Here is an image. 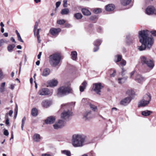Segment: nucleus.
Here are the masks:
<instances>
[{"instance_id": "a878e982", "label": "nucleus", "mask_w": 156, "mask_h": 156, "mask_svg": "<svg viewBox=\"0 0 156 156\" xmlns=\"http://www.w3.org/2000/svg\"><path fill=\"white\" fill-rule=\"evenodd\" d=\"M152 113V112L151 111L146 110L142 111L141 112V114L144 116H147L150 115Z\"/></svg>"}, {"instance_id": "c756f323", "label": "nucleus", "mask_w": 156, "mask_h": 156, "mask_svg": "<svg viewBox=\"0 0 156 156\" xmlns=\"http://www.w3.org/2000/svg\"><path fill=\"white\" fill-rule=\"evenodd\" d=\"M131 0H122L121 3L124 6H126L129 5L130 2Z\"/></svg>"}, {"instance_id": "5fc2aeb1", "label": "nucleus", "mask_w": 156, "mask_h": 156, "mask_svg": "<svg viewBox=\"0 0 156 156\" xmlns=\"http://www.w3.org/2000/svg\"><path fill=\"white\" fill-rule=\"evenodd\" d=\"M4 134L5 136H8L9 135V133L7 130H5L4 132Z\"/></svg>"}, {"instance_id": "a18cd8bd", "label": "nucleus", "mask_w": 156, "mask_h": 156, "mask_svg": "<svg viewBox=\"0 0 156 156\" xmlns=\"http://www.w3.org/2000/svg\"><path fill=\"white\" fill-rule=\"evenodd\" d=\"M97 31L99 33H101L102 32V29L101 27H98L97 29Z\"/></svg>"}, {"instance_id": "423d86ee", "label": "nucleus", "mask_w": 156, "mask_h": 156, "mask_svg": "<svg viewBox=\"0 0 156 156\" xmlns=\"http://www.w3.org/2000/svg\"><path fill=\"white\" fill-rule=\"evenodd\" d=\"M141 62L143 65H146L150 69H152L154 66L153 61L150 59L147 58L144 56L140 57Z\"/></svg>"}, {"instance_id": "e2e57ef3", "label": "nucleus", "mask_w": 156, "mask_h": 156, "mask_svg": "<svg viewBox=\"0 0 156 156\" xmlns=\"http://www.w3.org/2000/svg\"><path fill=\"white\" fill-rule=\"evenodd\" d=\"M41 156H51V155L50 154L45 153L42 154Z\"/></svg>"}, {"instance_id": "6e6d98bb", "label": "nucleus", "mask_w": 156, "mask_h": 156, "mask_svg": "<svg viewBox=\"0 0 156 156\" xmlns=\"http://www.w3.org/2000/svg\"><path fill=\"white\" fill-rule=\"evenodd\" d=\"M15 85V84H12L10 85V87L9 88L11 90H13L14 88Z\"/></svg>"}, {"instance_id": "1a4fd4ad", "label": "nucleus", "mask_w": 156, "mask_h": 156, "mask_svg": "<svg viewBox=\"0 0 156 156\" xmlns=\"http://www.w3.org/2000/svg\"><path fill=\"white\" fill-rule=\"evenodd\" d=\"M38 25V23L37 22H36L34 26V36H37L38 43H40L41 42V41L40 39V36L39 34V31L40 30H41V29H38L37 30Z\"/></svg>"}, {"instance_id": "412c9836", "label": "nucleus", "mask_w": 156, "mask_h": 156, "mask_svg": "<svg viewBox=\"0 0 156 156\" xmlns=\"http://www.w3.org/2000/svg\"><path fill=\"white\" fill-rule=\"evenodd\" d=\"M51 70L50 69L48 68L44 69L42 71V75L43 76H47L50 73Z\"/></svg>"}, {"instance_id": "e433bc0d", "label": "nucleus", "mask_w": 156, "mask_h": 156, "mask_svg": "<svg viewBox=\"0 0 156 156\" xmlns=\"http://www.w3.org/2000/svg\"><path fill=\"white\" fill-rule=\"evenodd\" d=\"M126 94L129 96L130 97L134 94V92L133 90H128L126 91Z\"/></svg>"}, {"instance_id": "f8f14e48", "label": "nucleus", "mask_w": 156, "mask_h": 156, "mask_svg": "<svg viewBox=\"0 0 156 156\" xmlns=\"http://www.w3.org/2000/svg\"><path fill=\"white\" fill-rule=\"evenodd\" d=\"M131 98L130 97H127L122 99L120 102L121 105L126 106L128 105L131 101Z\"/></svg>"}, {"instance_id": "79ce46f5", "label": "nucleus", "mask_w": 156, "mask_h": 156, "mask_svg": "<svg viewBox=\"0 0 156 156\" xmlns=\"http://www.w3.org/2000/svg\"><path fill=\"white\" fill-rule=\"evenodd\" d=\"M101 9L99 8L96 9L94 10V12L96 14H98L100 12H101Z\"/></svg>"}, {"instance_id": "473e14b6", "label": "nucleus", "mask_w": 156, "mask_h": 156, "mask_svg": "<svg viewBox=\"0 0 156 156\" xmlns=\"http://www.w3.org/2000/svg\"><path fill=\"white\" fill-rule=\"evenodd\" d=\"M74 16L77 20L80 19L83 17L82 14L80 13H77L75 14Z\"/></svg>"}, {"instance_id": "49530a36", "label": "nucleus", "mask_w": 156, "mask_h": 156, "mask_svg": "<svg viewBox=\"0 0 156 156\" xmlns=\"http://www.w3.org/2000/svg\"><path fill=\"white\" fill-rule=\"evenodd\" d=\"M149 32V34H150V33H151L152 35H153L154 36H156V31H151L150 32ZM149 36H151V37H152L150 36V35H149Z\"/></svg>"}, {"instance_id": "58836bf2", "label": "nucleus", "mask_w": 156, "mask_h": 156, "mask_svg": "<svg viewBox=\"0 0 156 156\" xmlns=\"http://www.w3.org/2000/svg\"><path fill=\"white\" fill-rule=\"evenodd\" d=\"M26 120V118L25 117H24L22 120V124H21V129L22 130H23V128L24 126V125L25 123V122Z\"/></svg>"}, {"instance_id": "338daca9", "label": "nucleus", "mask_w": 156, "mask_h": 156, "mask_svg": "<svg viewBox=\"0 0 156 156\" xmlns=\"http://www.w3.org/2000/svg\"><path fill=\"white\" fill-rule=\"evenodd\" d=\"M41 54H42V52H40L39 53V54L37 55V58H38V59H39L41 57Z\"/></svg>"}, {"instance_id": "f3484780", "label": "nucleus", "mask_w": 156, "mask_h": 156, "mask_svg": "<svg viewBox=\"0 0 156 156\" xmlns=\"http://www.w3.org/2000/svg\"><path fill=\"white\" fill-rule=\"evenodd\" d=\"M133 36L129 34L127 35L126 39V42L128 44L132 43L133 40Z\"/></svg>"}, {"instance_id": "13d9d810", "label": "nucleus", "mask_w": 156, "mask_h": 156, "mask_svg": "<svg viewBox=\"0 0 156 156\" xmlns=\"http://www.w3.org/2000/svg\"><path fill=\"white\" fill-rule=\"evenodd\" d=\"M96 18V17L95 16H91L90 17V19L91 20H94Z\"/></svg>"}, {"instance_id": "09e8293b", "label": "nucleus", "mask_w": 156, "mask_h": 156, "mask_svg": "<svg viewBox=\"0 0 156 156\" xmlns=\"http://www.w3.org/2000/svg\"><path fill=\"white\" fill-rule=\"evenodd\" d=\"M126 73V71L123 68L122 69V71L121 72V75L122 76H124Z\"/></svg>"}, {"instance_id": "f257e3e1", "label": "nucleus", "mask_w": 156, "mask_h": 156, "mask_svg": "<svg viewBox=\"0 0 156 156\" xmlns=\"http://www.w3.org/2000/svg\"><path fill=\"white\" fill-rule=\"evenodd\" d=\"M148 30H143L139 31V41L142 45L138 48L140 51L144 50L146 48L148 49L151 47L154 41L153 38L149 35Z\"/></svg>"}, {"instance_id": "9b49d317", "label": "nucleus", "mask_w": 156, "mask_h": 156, "mask_svg": "<svg viewBox=\"0 0 156 156\" xmlns=\"http://www.w3.org/2000/svg\"><path fill=\"white\" fill-rule=\"evenodd\" d=\"M65 122L62 120H59L58 122L53 125L54 128L55 129H58L61 128L64 126Z\"/></svg>"}, {"instance_id": "6ab92c4d", "label": "nucleus", "mask_w": 156, "mask_h": 156, "mask_svg": "<svg viewBox=\"0 0 156 156\" xmlns=\"http://www.w3.org/2000/svg\"><path fill=\"white\" fill-rule=\"evenodd\" d=\"M83 118L84 119H89L92 117V115L90 111H87L84 114Z\"/></svg>"}, {"instance_id": "774afa93", "label": "nucleus", "mask_w": 156, "mask_h": 156, "mask_svg": "<svg viewBox=\"0 0 156 156\" xmlns=\"http://www.w3.org/2000/svg\"><path fill=\"white\" fill-rule=\"evenodd\" d=\"M5 90V88H3L2 87L0 88V92H3Z\"/></svg>"}, {"instance_id": "4468645a", "label": "nucleus", "mask_w": 156, "mask_h": 156, "mask_svg": "<svg viewBox=\"0 0 156 156\" xmlns=\"http://www.w3.org/2000/svg\"><path fill=\"white\" fill-rule=\"evenodd\" d=\"M155 9L154 7L149 6L146 9L145 12L147 15H150L154 13Z\"/></svg>"}, {"instance_id": "4d7b16f0", "label": "nucleus", "mask_w": 156, "mask_h": 156, "mask_svg": "<svg viewBox=\"0 0 156 156\" xmlns=\"http://www.w3.org/2000/svg\"><path fill=\"white\" fill-rule=\"evenodd\" d=\"M116 73V71L115 70H114L113 73L112 74H111V76L114 77Z\"/></svg>"}, {"instance_id": "ddd939ff", "label": "nucleus", "mask_w": 156, "mask_h": 156, "mask_svg": "<svg viewBox=\"0 0 156 156\" xmlns=\"http://www.w3.org/2000/svg\"><path fill=\"white\" fill-rule=\"evenodd\" d=\"M145 80V78L140 74H138L136 76L135 80L139 83H142Z\"/></svg>"}, {"instance_id": "bb28decb", "label": "nucleus", "mask_w": 156, "mask_h": 156, "mask_svg": "<svg viewBox=\"0 0 156 156\" xmlns=\"http://www.w3.org/2000/svg\"><path fill=\"white\" fill-rule=\"evenodd\" d=\"M58 83V81L55 80H53L49 82V84L51 87H54L56 86Z\"/></svg>"}, {"instance_id": "864d4df0", "label": "nucleus", "mask_w": 156, "mask_h": 156, "mask_svg": "<svg viewBox=\"0 0 156 156\" xmlns=\"http://www.w3.org/2000/svg\"><path fill=\"white\" fill-rule=\"evenodd\" d=\"M61 3V2L60 1H58L56 2V8H58L60 6Z\"/></svg>"}, {"instance_id": "c9c22d12", "label": "nucleus", "mask_w": 156, "mask_h": 156, "mask_svg": "<svg viewBox=\"0 0 156 156\" xmlns=\"http://www.w3.org/2000/svg\"><path fill=\"white\" fill-rule=\"evenodd\" d=\"M102 41L100 39H98L94 42V46H99L102 42Z\"/></svg>"}, {"instance_id": "b1692460", "label": "nucleus", "mask_w": 156, "mask_h": 156, "mask_svg": "<svg viewBox=\"0 0 156 156\" xmlns=\"http://www.w3.org/2000/svg\"><path fill=\"white\" fill-rule=\"evenodd\" d=\"M87 83L86 81H84L82 84V85L80 86V90L81 92L84 91L87 86Z\"/></svg>"}, {"instance_id": "2eb2a0df", "label": "nucleus", "mask_w": 156, "mask_h": 156, "mask_svg": "<svg viewBox=\"0 0 156 156\" xmlns=\"http://www.w3.org/2000/svg\"><path fill=\"white\" fill-rule=\"evenodd\" d=\"M61 29L60 28H52L50 30V34L53 36H56L58 33L60 31Z\"/></svg>"}, {"instance_id": "f704fd0d", "label": "nucleus", "mask_w": 156, "mask_h": 156, "mask_svg": "<svg viewBox=\"0 0 156 156\" xmlns=\"http://www.w3.org/2000/svg\"><path fill=\"white\" fill-rule=\"evenodd\" d=\"M15 47V45L14 44H10L7 47V49L8 51L10 52H12L13 49Z\"/></svg>"}, {"instance_id": "393cba45", "label": "nucleus", "mask_w": 156, "mask_h": 156, "mask_svg": "<svg viewBox=\"0 0 156 156\" xmlns=\"http://www.w3.org/2000/svg\"><path fill=\"white\" fill-rule=\"evenodd\" d=\"M82 12L83 14L84 15L88 16L91 14L90 11L87 9L83 8L82 9Z\"/></svg>"}, {"instance_id": "de8ad7c7", "label": "nucleus", "mask_w": 156, "mask_h": 156, "mask_svg": "<svg viewBox=\"0 0 156 156\" xmlns=\"http://www.w3.org/2000/svg\"><path fill=\"white\" fill-rule=\"evenodd\" d=\"M18 112V107L17 105H16L15 108V109L14 113H15V115L16 116L17 115Z\"/></svg>"}, {"instance_id": "dca6fc26", "label": "nucleus", "mask_w": 156, "mask_h": 156, "mask_svg": "<svg viewBox=\"0 0 156 156\" xmlns=\"http://www.w3.org/2000/svg\"><path fill=\"white\" fill-rule=\"evenodd\" d=\"M51 104V102L48 100L43 101L41 104L42 106L44 108L48 107Z\"/></svg>"}, {"instance_id": "9d476101", "label": "nucleus", "mask_w": 156, "mask_h": 156, "mask_svg": "<svg viewBox=\"0 0 156 156\" xmlns=\"http://www.w3.org/2000/svg\"><path fill=\"white\" fill-rule=\"evenodd\" d=\"M103 87L101 83H95L93 84V89L94 90L97 94L99 95L100 94L101 90Z\"/></svg>"}, {"instance_id": "c85d7f7f", "label": "nucleus", "mask_w": 156, "mask_h": 156, "mask_svg": "<svg viewBox=\"0 0 156 156\" xmlns=\"http://www.w3.org/2000/svg\"><path fill=\"white\" fill-rule=\"evenodd\" d=\"M127 78V77L125 76L121 78H119L118 79L119 83L120 84L124 83L126 81Z\"/></svg>"}, {"instance_id": "4be33fe9", "label": "nucleus", "mask_w": 156, "mask_h": 156, "mask_svg": "<svg viewBox=\"0 0 156 156\" xmlns=\"http://www.w3.org/2000/svg\"><path fill=\"white\" fill-rule=\"evenodd\" d=\"M115 9V5L112 4H109L106 5L105 7V9L108 11H113Z\"/></svg>"}, {"instance_id": "3c124183", "label": "nucleus", "mask_w": 156, "mask_h": 156, "mask_svg": "<svg viewBox=\"0 0 156 156\" xmlns=\"http://www.w3.org/2000/svg\"><path fill=\"white\" fill-rule=\"evenodd\" d=\"M5 43V41L3 39L0 40V47L2 46Z\"/></svg>"}, {"instance_id": "5701e85b", "label": "nucleus", "mask_w": 156, "mask_h": 156, "mask_svg": "<svg viewBox=\"0 0 156 156\" xmlns=\"http://www.w3.org/2000/svg\"><path fill=\"white\" fill-rule=\"evenodd\" d=\"M77 53L75 51H72L71 52V58L74 61H76L77 59Z\"/></svg>"}, {"instance_id": "39448f33", "label": "nucleus", "mask_w": 156, "mask_h": 156, "mask_svg": "<svg viewBox=\"0 0 156 156\" xmlns=\"http://www.w3.org/2000/svg\"><path fill=\"white\" fill-rule=\"evenodd\" d=\"M72 89L68 86H62L58 89L57 95L61 97L71 92Z\"/></svg>"}, {"instance_id": "69168bd1", "label": "nucleus", "mask_w": 156, "mask_h": 156, "mask_svg": "<svg viewBox=\"0 0 156 156\" xmlns=\"http://www.w3.org/2000/svg\"><path fill=\"white\" fill-rule=\"evenodd\" d=\"M12 113H13L12 111V110H10L9 111V113H7V114H8V115L9 114L10 116H11L12 115Z\"/></svg>"}, {"instance_id": "4c0bfd02", "label": "nucleus", "mask_w": 156, "mask_h": 156, "mask_svg": "<svg viewBox=\"0 0 156 156\" xmlns=\"http://www.w3.org/2000/svg\"><path fill=\"white\" fill-rule=\"evenodd\" d=\"M57 23L58 24L62 25L66 23V21L64 19L60 20H57Z\"/></svg>"}, {"instance_id": "cd10ccee", "label": "nucleus", "mask_w": 156, "mask_h": 156, "mask_svg": "<svg viewBox=\"0 0 156 156\" xmlns=\"http://www.w3.org/2000/svg\"><path fill=\"white\" fill-rule=\"evenodd\" d=\"M122 59V56L119 55H117L115 56L114 61L116 63H117L121 61Z\"/></svg>"}, {"instance_id": "603ef678", "label": "nucleus", "mask_w": 156, "mask_h": 156, "mask_svg": "<svg viewBox=\"0 0 156 156\" xmlns=\"http://www.w3.org/2000/svg\"><path fill=\"white\" fill-rule=\"evenodd\" d=\"M95 47H94V52H96L97 51L99 48V46H95Z\"/></svg>"}, {"instance_id": "7ed1b4c3", "label": "nucleus", "mask_w": 156, "mask_h": 156, "mask_svg": "<svg viewBox=\"0 0 156 156\" xmlns=\"http://www.w3.org/2000/svg\"><path fill=\"white\" fill-rule=\"evenodd\" d=\"M62 56L59 53H55L51 55L49 57V62L53 67L59 66L61 64Z\"/></svg>"}, {"instance_id": "f03ea898", "label": "nucleus", "mask_w": 156, "mask_h": 156, "mask_svg": "<svg viewBox=\"0 0 156 156\" xmlns=\"http://www.w3.org/2000/svg\"><path fill=\"white\" fill-rule=\"evenodd\" d=\"M86 137L83 135L74 134L72 136V143L75 147H81L84 145Z\"/></svg>"}, {"instance_id": "37998d69", "label": "nucleus", "mask_w": 156, "mask_h": 156, "mask_svg": "<svg viewBox=\"0 0 156 156\" xmlns=\"http://www.w3.org/2000/svg\"><path fill=\"white\" fill-rule=\"evenodd\" d=\"M62 108L64 109L65 108H68L69 107V105L67 104H63L62 105Z\"/></svg>"}, {"instance_id": "8fccbe9b", "label": "nucleus", "mask_w": 156, "mask_h": 156, "mask_svg": "<svg viewBox=\"0 0 156 156\" xmlns=\"http://www.w3.org/2000/svg\"><path fill=\"white\" fill-rule=\"evenodd\" d=\"M63 7H67V0H65L63 1Z\"/></svg>"}, {"instance_id": "6e6552de", "label": "nucleus", "mask_w": 156, "mask_h": 156, "mask_svg": "<svg viewBox=\"0 0 156 156\" xmlns=\"http://www.w3.org/2000/svg\"><path fill=\"white\" fill-rule=\"evenodd\" d=\"M53 92L52 90H49L47 88H42L39 90L38 94L41 96L51 95L52 94Z\"/></svg>"}, {"instance_id": "052dcab7", "label": "nucleus", "mask_w": 156, "mask_h": 156, "mask_svg": "<svg viewBox=\"0 0 156 156\" xmlns=\"http://www.w3.org/2000/svg\"><path fill=\"white\" fill-rule=\"evenodd\" d=\"M71 24L69 23H66L65 24V27H66L69 28L71 27Z\"/></svg>"}, {"instance_id": "20e7f679", "label": "nucleus", "mask_w": 156, "mask_h": 156, "mask_svg": "<svg viewBox=\"0 0 156 156\" xmlns=\"http://www.w3.org/2000/svg\"><path fill=\"white\" fill-rule=\"evenodd\" d=\"M151 99V96L149 93L145 94L142 99L140 100L138 103L139 107H145L147 105L150 103Z\"/></svg>"}, {"instance_id": "bf43d9fd", "label": "nucleus", "mask_w": 156, "mask_h": 156, "mask_svg": "<svg viewBox=\"0 0 156 156\" xmlns=\"http://www.w3.org/2000/svg\"><path fill=\"white\" fill-rule=\"evenodd\" d=\"M5 82L2 83L1 84V87L5 88Z\"/></svg>"}, {"instance_id": "c03bdc74", "label": "nucleus", "mask_w": 156, "mask_h": 156, "mask_svg": "<svg viewBox=\"0 0 156 156\" xmlns=\"http://www.w3.org/2000/svg\"><path fill=\"white\" fill-rule=\"evenodd\" d=\"M126 64V62L125 60L123 59L120 62V64L121 66H124Z\"/></svg>"}, {"instance_id": "7c9ffc66", "label": "nucleus", "mask_w": 156, "mask_h": 156, "mask_svg": "<svg viewBox=\"0 0 156 156\" xmlns=\"http://www.w3.org/2000/svg\"><path fill=\"white\" fill-rule=\"evenodd\" d=\"M31 114L34 116H36L38 114V110L36 108H33L31 111Z\"/></svg>"}, {"instance_id": "72a5a7b5", "label": "nucleus", "mask_w": 156, "mask_h": 156, "mask_svg": "<svg viewBox=\"0 0 156 156\" xmlns=\"http://www.w3.org/2000/svg\"><path fill=\"white\" fill-rule=\"evenodd\" d=\"M61 153L64 154L66 155L67 156H71L70 152L67 150H64L61 151Z\"/></svg>"}, {"instance_id": "aec40b11", "label": "nucleus", "mask_w": 156, "mask_h": 156, "mask_svg": "<svg viewBox=\"0 0 156 156\" xmlns=\"http://www.w3.org/2000/svg\"><path fill=\"white\" fill-rule=\"evenodd\" d=\"M33 138L34 141L39 142L40 141L42 137L39 134L35 133L33 135Z\"/></svg>"}, {"instance_id": "2f4dec72", "label": "nucleus", "mask_w": 156, "mask_h": 156, "mask_svg": "<svg viewBox=\"0 0 156 156\" xmlns=\"http://www.w3.org/2000/svg\"><path fill=\"white\" fill-rule=\"evenodd\" d=\"M69 12V10L68 8H65L62 9L61 12V13L62 15H67Z\"/></svg>"}, {"instance_id": "a19ab883", "label": "nucleus", "mask_w": 156, "mask_h": 156, "mask_svg": "<svg viewBox=\"0 0 156 156\" xmlns=\"http://www.w3.org/2000/svg\"><path fill=\"white\" fill-rule=\"evenodd\" d=\"M8 114H6V116H5V119H6V120H5V123L6 125L7 126H9V118L8 117Z\"/></svg>"}, {"instance_id": "0eeeda50", "label": "nucleus", "mask_w": 156, "mask_h": 156, "mask_svg": "<svg viewBox=\"0 0 156 156\" xmlns=\"http://www.w3.org/2000/svg\"><path fill=\"white\" fill-rule=\"evenodd\" d=\"M72 115L71 109H69L65 110L61 114V118L66 121L69 120Z\"/></svg>"}, {"instance_id": "680f3d73", "label": "nucleus", "mask_w": 156, "mask_h": 156, "mask_svg": "<svg viewBox=\"0 0 156 156\" xmlns=\"http://www.w3.org/2000/svg\"><path fill=\"white\" fill-rule=\"evenodd\" d=\"M18 40L19 41H20L22 42H23V41L22 39L20 36L18 37Z\"/></svg>"}, {"instance_id": "0e129e2a", "label": "nucleus", "mask_w": 156, "mask_h": 156, "mask_svg": "<svg viewBox=\"0 0 156 156\" xmlns=\"http://www.w3.org/2000/svg\"><path fill=\"white\" fill-rule=\"evenodd\" d=\"M135 73V71H133L130 73V78H131L132 76L134 75Z\"/></svg>"}, {"instance_id": "a211bd4d", "label": "nucleus", "mask_w": 156, "mask_h": 156, "mask_svg": "<svg viewBox=\"0 0 156 156\" xmlns=\"http://www.w3.org/2000/svg\"><path fill=\"white\" fill-rule=\"evenodd\" d=\"M55 118L54 117L50 116L48 117L45 120V122L46 124H52L55 122Z\"/></svg>"}, {"instance_id": "ea45409f", "label": "nucleus", "mask_w": 156, "mask_h": 156, "mask_svg": "<svg viewBox=\"0 0 156 156\" xmlns=\"http://www.w3.org/2000/svg\"><path fill=\"white\" fill-rule=\"evenodd\" d=\"M90 108L94 111H95L97 109V106L93 104H90Z\"/></svg>"}]
</instances>
